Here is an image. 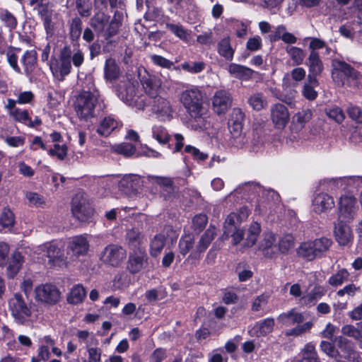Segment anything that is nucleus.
<instances>
[{
  "instance_id": "22",
  "label": "nucleus",
  "mask_w": 362,
  "mask_h": 362,
  "mask_svg": "<svg viewBox=\"0 0 362 362\" xmlns=\"http://www.w3.org/2000/svg\"><path fill=\"white\" fill-rule=\"evenodd\" d=\"M243 127V124L229 123L228 128L231 135L229 142L236 148H242L246 143L245 135L242 133Z\"/></svg>"
},
{
  "instance_id": "14",
  "label": "nucleus",
  "mask_w": 362,
  "mask_h": 362,
  "mask_svg": "<svg viewBox=\"0 0 362 362\" xmlns=\"http://www.w3.org/2000/svg\"><path fill=\"white\" fill-rule=\"evenodd\" d=\"M335 206L332 196L325 192L316 194L312 201L313 211L317 214H327Z\"/></svg>"
},
{
  "instance_id": "45",
  "label": "nucleus",
  "mask_w": 362,
  "mask_h": 362,
  "mask_svg": "<svg viewBox=\"0 0 362 362\" xmlns=\"http://www.w3.org/2000/svg\"><path fill=\"white\" fill-rule=\"evenodd\" d=\"M312 243L319 257L327 252L332 245V240L325 237L317 238L312 241Z\"/></svg>"
},
{
  "instance_id": "38",
  "label": "nucleus",
  "mask_w": 362,
  "mask_h": 362,
  "mask_svg": "<svg viewBox=\"0 0 362 362\" xmlns=\"http://www.w3.org/2000/svg\"><path fill=\"white\" fill-rule=\"evenodd\" d=\"M62 293L54 284H47V305H54L60 302Z\"/></svg>"
},
{
  "instance_id": "28",
  "label": "nucleus",
  "mask_w": 362,
  "mask_h": 362,
  "mask_svg": "<svg viewBox=\"0 0 362 362\" xmlns=\"http://www.w3.org/2000/svg\"><path fill=\"white\" fill-rule=\"evenodd\" d=\"M275 235L271 232L265 233L261 240L259 249L262 251L264 256L272 257L274 254Z\"/></svg>"
},
{
  "instance_id": "29",
  "label": "nucleus",
  "mask_w": 362,
  "mask_h": 362,
  "mask_svg": "<svg viewBox=\"0 0 362 362\" xmlns=\"http://www.w3.org/2000/svg\"><path fill=\"white\" fill-rule=\"evenodd\" d=\"M277 320L284 325L291 326L296 323L299 324L302 322L304 317L302 313L296 311L295 308H293L286 313L280 314Z\"/></svg>"
},
{
  "instance_id": "44",
  "label": "nucleus",
  "mask_w": 362,
  "mask_h": 362,
  "mask_svg": "<svg viewBox=\"0 0 362 362\" xmlns=\"http://www.w3.org/2000/svg\"><path fill=\"white\" fill-rule=\"evenodd\" d=\"M248 103L256 111L264 109L267 105L266 98L262 93H255L248 98Z\"/></svg>"
},
{
  "instance_id": "64",
  "label": "nucleus",
  "mask_w": 362,
  "mask_h": 362,
  "mask_svg": "<svg viewBox=\"0 0 362 362\" xmlns=\"http://www.w3.org/2000/svg\"><path fill=\"white\" fill-rule=\"evenodd\" d=\"M346 112L351 119L362 124V110L359 107L351 105L348 107Z\"/></svg>"
},
{
  "instance_id": "16",
  "label": "nucleus",
  "mask_w": 362,
  "mask_h": 362,
  "mask_svg": "<svg viewBox=\"0 0 362 362\" xmlns=\"http://www.w3.org/2000/svg\"><path fill=\"white\" fill-rule=\"evenodd\" d=\"M232 105L231 94L226 90H217L212 99L214 110L218 114L225 113Z\"/></svg>"
},
{
  "instance_id": "50",
  "label": "nucleus",
  "mask_w": 362,
  "mask_h": 362,
  "mask_svg": "<svg viewBox=\"0 0 362 362\" xmlns=\"http://www.w3.org/2000/svg\"><path fill=\"white\" fill-rule=\"evenodd\" d=\"M153 137L161 145L166 144L170 139V136L166 129L160 125H155L152 128Z\"/></svg>"
},
{
  "instance_id": "43",
  "label": "nucleus",
  "mask_w": 362,
  "mask_h": 362,
  "mask_svg": "<svg viewBox=\"0 0 362 362\" xmlns=\"http://www.w3.org/2000/svg\"><path fill=\"white\" fill-rule=\"evenodd\" d=\"M136 94V86L134 83L128 82L124 85V88L119 90V97L127 103L134 101Z\"/></svg>"
},
{
  "instance_id": "49",
  "label": "nucleus",
  "mask_w": 362,
  "mask_h": 362,
  "mask_svg": "<svg viewBox=\"0 0 362 362\" xmlns=\"http://www.w3.org/2000/svg\"><path fill=\"white\" fill-rule=\"evenodd\" d=\"M302 358L300 362H321L318 358L315 346L307 344L301 351Z\"/></svg>"
},
{
  "instance_id": "21",
  "label": "nucleus",
  "mask_w": 362,
  "mask_h": 362,
  "mask_svg": "<svg viewBox=\"0 0 362 362\" xmlns=\"http://www.w3.org/2000/svg\"><path fill=\"white\" fill-rule=\"evenodd\" d=\"M326 292L327 290L325 287L315 285L310 291L301 297L300 302L303 305H313L319 299L325 295Z\"/></svg>"
},
{
  "instance_id": "2",
  "label": "nucleus",
  "mask_w": 362,
  "mask_h": 362,
  "mask_svg": "<svg viewBox=\"0 0 362 362\" xmlns=\"http://www.w3.org/2000/svg\"><path fill=\"white\" fill-rule=\"evenodd\" d=\"M98 95L89 91L81 93L74 103L75 111L80 119L88 120L95 117V108L98 102Z\"/></svg>"
},
{
  "instance_id": "41",
  "label": "nucleus",
  "mask_w": 362,
  "mask_h": 362,
  "mask_svg": "<svg viewBox=\"0 0 362 362\" xmlns=\"http://www.w3.org/2000/svg\"><path fill=\"white\" fill-rule=\"evenodd\" d=\"M62 26V21L57 16L49 19L47 18V38L59 35Z\"/></svg>"
},
{
  "instance_id": "12",
  "label": "nucleus",
  "mask_w": 362,
  "mask_h": 362,
  "mask_svg": "<svg viewBox=\"0 0 362 362\" xmlns=\"http://www.w3.org/2000/svg\"><path fill=\"white\" fill-rule=\"evenodd\" d=\"M270 119L276 129H284L290 119L287 107L280 103L272 105L270 107Z\"/></svg>"
},
{
  "instance_id": "20",
  "label": "nucleus",
  "mask_w": 362,
  "mask_h": 362,
  "mask_svg": "<svg viewBox=\"0 0 362 362\" xmlns=\"http://www.w3.org/2000/svg\"><path fill=\"white\" fill-rule=\"evenodd\" d=\"M119 187L127 193H136L142 187L141 177L136 175H125L119 182Z\"/></svg>"
},
{
  "instance_id": "32",
  "label": "nucleus",
  "mask_w": 362,
  "mask_h": 362,
  "mask_svg": "<svg viewBox=\"0 0 362 362\" xmlns=\"http://www.w3.org/2000/svg\"><path fill=\"white\" fill-rule=\"evenodd\" d=\"M105 78L108 81H114L120 76V69L115 59L109 58L106 59L104 68Z\"/></svg>"
},
{
  "instance_id": "23",
  "label": "nucleus",
  "mask_w": 362,
  "mask_h": 362,
  "mask_svg": "<svg viewBox=\"0 0 362 362\" xmlns=\"http://www.w3.org/2000/svg\"><path fill=\"white\" fill-rule=\"evenodd\" d=\"M248 216L247 209H242L240 214L230 213L226 218L224 223L225 233L231 232L236 228L240 227V225L243 220L245 219Z\"/></svg>"
},
{
  "instance_id": "9",
  "label": "nucleus",
  "mask_w": 362,
  "mask_h": 362,
  "mask_svg": "<svg viewBox=\"0 0 362 362\" xmlns=\"http://www.w3.org/2000/svg\"><path fill=\"white\" fill-rule=\"evenodd\" d=\"M216 235L217 228L215 226L210 225L199 238L194 250L189 255L188 259H199L202 254L207 250Z\"/></svg>"
},
{
  "instance_id": "54",
  "label": "nucleus",
  "mask_w": 362,
  "mask_h": 362,
  "mask_svg": "<svg viewBox=\"0 0 362 362\" xmlns=\"http://www.w3.org/2000/svg\"><path fill=\"white\" fill-rule=\"evenodd\" d=\"M82 31V21L79 18L72 19L70 25V38L73 41H78Z\"/></svg>"
},
{
  "instance_id": "47",
  "label": "nucleus",
  "mask_w": 362,
  "mask_h": 362,
  "mask_svg": "<svg viewBox=\"0 0 362 362\" xmlns=\"http://www.w3.org/2000/svg\"><path fill=\"white\" fill-rule=\"evenodd\" d=\"M349 275L346 269H341L329 278L328 284L333 287H338L348 280Z\"/></svg>"
},
{
  "instance_id": "6",
  "label": "nucleus",
  "mask_w": 362,
  "mask_h": 362,
  "mask_svg": "<svg viewBox=\"0 0 362 362\" xmlns=\"http://www.w3.org/2000/svg\"><path fill=\"white\" fill-rule=\"evenodd\" d=\"M358 206L352 195H341L338 201V219L345 222L352 221L357 214Z\"/></svg>"
},
{
  "instance_id": "40",
  "label": "nucleus",
  "mask_w": 362,
  "mask_h": 362,
  "mask_svg": "<svg viewBox=\"0 0 362 362\" xmlns=\"http://www.w3.org/2000/svg\"><path fill=\"white\" fill-rule=\"evenodd\" d=\"M166 238L164 234H158L154 236L151 242V255L152 257H158L165 245Z\"/></svg>"
},
{
  "instance_id": "19",
  "label": "nucleus",
  "mask_w": 362,
  "mask_h": 362,
  "mask_svg": "<svg viewBox=\"0 0 362 362\" xmlns=\"http://www.w3.org/2000/svg\"><path fill=\"white\" fill-rule=\"evenodd\" d=\"M24 262V257L19 251H15L8 262L6 274L8 279H13Z\"/></svg>"
},
{
  "instance_id": "10",
  "label": "nucleus",
  "mask_w": 362,
  "mask_h": 362,
  "mask_svg": "<svg viewBox=\"0 0 362 362\" xmlns=\"http://www.w3.org/2000/svg\"><path fill=\"white\" fill-rule=\"evenodd\" d=\"M9 307L13 317L19 324H23L30 315V310L20 293H16L9 300Z\"/></svg>"
},
{
  "instance_id": "39",
  "label": "nucleus",
  "mask_w": 362,
  "mask_h": 362,
  "mask_svg": "<svg viewBox=\"0 0 362 362\" xmlns=\"http://www.w3.org/2000/svg\"><path fill=\"white\" fill-rule=\"evenodd\" d=\"M285 49L290 59L292 60L293 65L298 66L303 64L305 57V53L301 48L293 46H287Z\"/></svg>"
},
{
  "instance_id": "26",
  "label": "nucleus",
  "mask_w": 362,
  "mask_h": 362,
  "mask_svg": "<svg viewBox=\"0 0 362 362\" xmlns=\"http://www.w3.org/2000/svg\"><path fill=\"white\" fill-rule=\"evenodd\" d=\"M313 112L310 109H303L296 112L292 117V128L293 130L298 132L305 127L312 118Z\"/></svg>"
},
{
  "instance_id": "58",
  "label": "nucleus",
  "mask_w": 362,
  "mask_h": 362,
  "mask_svg": "<svg viewBox=\"0 0 362 362\" xmlns=\"http://www.w3.org/2000/svg\"><path fill=\"white\" fill-rule=\"evenodd\" d=\"M230 236L232 238L233 244L234 245H236L238 243H240L241 240H243L244 236V231L240 227L236 228H235V230H232L231 232H223L222 238L227 239Z\"/></svg>"
},
{
  "instance_id": "57",
  "label": "nucleus",
  "mask_w": 362,
  "mask_h": 362,
  "mask_svg": "<svg viewBox=\"0 0 362 362\" xmlns=\"http://www.w3.org/2000/svg\"><path fill=\"white\" fill-rule=\"evenodd\" d=\"M208 217L206 214H199L192 218V228L194 231L200 233L206 227Z\"/></svg>"
},
{
  "instance_id": "53",
  "label": "nucleus",
  "mask_w": 362,
  "mask_h": 362,
  "mask_svg": "<svg viewBox=\"0 0 362 362\" xmlns=\"http://www.w3.org/2000/svg\"><path fill=\"white\" fill-rule=\"evenodd\" d=\"M294 244V237L291 234H285L279 239V250L281 252L286 253L293 247Z\"/></svg>"
},
{
  "instance_id": "42",
  "label": "nucleus",
  "mask_w": 362,
  "mask_h": 362,
  "mask_svg": "<svg viewBox=\"0 0 362 362\" xmlns=\"http://www.w3.org/2000/svg\"><path fill=\"white\" fill-rule=\"evenodd\" d=\"M153 110L163 116H168L172 112L170 102L161 97L156 98L154 100Z\"/></svg>"
},
{
  "instance_id": "52",
  "label": "nucleus",
  "mask_w": 362,
  "mask_h": 362,
  "mask_svg": "<svg viewBox=\"0 0 362 362\" xmlns=\"http://www.w3.org/2000/svg\"><path fill=\"white\" fill-rule=\"evenodd\" d=\"M148 180L166 189L169 194L174 192V182L169 177L149 176Z\"/></svg>"
},
{
  "instance_id": "48",
  "label": "nucleus",
  "mask_w": 362,
  "mask_h": 362,
  "mask_svg": "<svg viewBox=\"0 0 362 362\" xmlns=\"http://www.w3.org/2000/svg\"><path fill=\"white\" fill-rule=\"evenodd\" d=\"M126 240L130 247L136 248L141 244L143 235L139 229L133 228L127 230Z\"/></svg>"
},
{
  "instance_id": "5",
  "label": "nucleus",
  "mask_w": 362,
  "mask_h": 362,
  "mask_svg": "<svg viewBox=\"0 0 362 362\" xmlns=\"http://www.w3.org/2000/svg\"><path fill=\"white\" fill-rule=\"evenodd\" d=\"M47 264L50 268L59 269L67 267L69 261L64 255V245L60 241H52L47 247Z\"/></svg>"
},
{
  "instance_id": "51",
  "label": "nucleus",
  "mask_w": 362,
  "mask_h": 362,
  "mask_svg": "<svg viewBox=\"0 0 362 362\" xmlns=\"http://www.w3.org/2000/svg\"><path fill=\"white\" fill-rule=\"evenodd\" d=\"M260 226L257 223H253L247 231V237L245 241V246L250 247L253 246L260 233Z\"/></svg>"
},
{
  "instance_id": "36",
  "label": "nucleus",
  "mask_w": 362,
  "mask_h": 362,
  "mask_svg": "<svg viewBox=\"0 0 362 362\" xmlns=\"http://www.w3.org/2000/svg\"><path fill=\"white\" fill-rule=\"evenodd\" d=\"M217 51L227 61L233 60L235 51L231 47L229 37H223L218 42Z\"/></svg>"
},
{
  "instance_id": "27",
  "label": "nucleus",
  "mask_w": 362,
  "mask_h": 362,
  "mask_svg": "<svg viewBox=\"0 0 362 362\" xmlns=\"http://www.w3.org/2000/svg\"><path fill=\"white\" fill-rule=\"evenodd\" d=\"M146 93L152 98L156 97L161 86L160 79L154 76H144L141 81Z\"/></svg>"
},
{
  "instance_id": "62",
  "label": "nucleus",
  "mask_w": 362,
  "mask_h": 362,
  "mask_svg": "<svg viewBox=\"0 0 362 362\" xmlns=\"http://www.w3.org/2000/svg\"><path fill=\"white\" fill-rule=\"evenodd\" d=\"M205 63L203 62H194L190 64L189 62H185L181 64L182 68L192 74H198L202 71L205 68Z\"/></svg>"
},
{
  "instance_id": "35",
  "label": "nucleus",
  "mask_w": 362,
  "mask_h": 362,
  "mask_svg": "<svg viewBox=\"0 0 362 362\" xmlns=\"http://www.w3.org/2000/svg\"><path fill=\"white\" fill-rule=\"evenodd\" d=\"M146 261V255L135 253L129 256L127 268L131 273L136 274L144 268V264Z\"/></svg>"
},
{
  "instance_id": "46",
  "label": "nucleus",
  "mask_w": 362,
  "mask_h": 362,
  "mask_svg": "<svg viewBox=\"0 0 362 362\" xmlns=\"http://www.w3.org/2000/svg\"><path fill=\"white\" fill-rule=\"evenodd\" d=\"M194 238L190 234L182 236L179 240L178 250L180 255L185 256L194 247Z\"/></svg>"
},
{
  "instance_id": "61",
  "label": "nucleus",
  "mask_w": 362,
  "mask_h": 362,
  "mask_svg": "<svg viewBox=\"0 0 362 362\" xmlns=\"http://www.w3.org/2000/svg\"><path fill=\"white\" fill-rule=\"evenodd\" d=\"M14 223V215L8 209H4L0 216V225L4 228L12 226Z\"/></svg>"
},
{
  "instance_id": "25",
  "label": "nucleus",
  "mask_w": 362,
  "mask_h": 362,
  "mask_svg": "<svg viewBox=\"0 0 362 362\" xmlns=\"http://www.w3.org/2000/svg\"><path fill=\"white\" fill-rule=\"evenodd\" d=\"M229 74L240 80L247 81L252 78L255 71L252 69L235 63L229 64L228 67Z\"/></svg>"
},
{
  "instance_id": "17",
  "label": "nucleus",
  "mask_w": 362,
  "mask_h": 362,
  "mask_svg": "<svg viewBox=\"0 0 362 362\" xmlns=\"http://www.w3.org/2000/svg\"><path fill=\"white\" fill-rule=\"evenodd\" d=\"M51 139L54 142L53 146L50 147L49 153L52 156H56L59 160H63L67 155V146L62 141V136L59 132H54L50 134Z\"/></svg>"
},
{
  "instance_id": "34",
  "label": "nucleus",
  "mask_w": 362,
  "mask_h": 362,
  "mask_svg": "<svg viewBox=\"0 0 362 362\" xmlns=\"http://www.w3.org/2000/svg\"><path fill=\"white\" fill-rule=\"evenodd\" d=\"M109 21V16L104 13H97L90 19V25L98 34H101L105 32Z\"/></svg>"
},
{
  "instance_id": "4",
  "label": "nucleus",
  "mask_w": 362,
  "mask_h": 362,
  "mask_svg": "<svg viewBox=\"0 0 362 362\" xmlns=\"http://www.w3.org/2000/svg\"><path fill=\"white\" fill-rule=\"evenodd\" d=\"M71 211L74 216L82 222L92 216L93 209L90 206L85 192H78L75 194L71 201Z\"/></svg>"
},
{
  "instance_id": "31",
  "label": "nucleus",
  "mask_w": 362,
  "mask_h": 362,
  "mask_svg": "<svg viewBox=\"0 0 362 362\" xmlns=\"http://www.w3.org/2000/svg\"><path fill=\"white\" fill-rule=\"evenodd\" d=\"M86 297V291L82 284L74 286L67 294L66 300L69 304L81 303Z\"/></svg>"
},
{
  "instance_id": "37",
  "label": "nucleus",
  "mask_w": 362,
  "mask_h": 362,
  "mask_svg": "<svg viewBox=\"0 0 362 362\" xmlns=\"http://www.w3.org/2000/svg\"><path fill=\"white\" fill-rule=\"evenodd\" d=\"M297 253L300 257H303L309 261L319 257L317 253L314 249L312 241L302 243L299 247L297 249Z\"/></svg>"
},
{
  "instance_id": "33",
  "label": "nucleus",
  "mask_w": 362,
  "mask_h": 362,
  "mask_svg": "<svg viewBox=\"0 0 362 362\" xmlns=\"http://www.w3.org/2000/svg\"><path fill=\"white\" fill-rule=\"evenodd\" d=\"M323 188L329 192H334L339 189H346L344 177L337 178H325L320 181Z\"/></svg>"
},
{
  "instance_id": "55",
  "label": "nucleus",
  "mask_w": 362,
  "mask_h": 362,
  "mask_svg": "<svg viewBox=\"0 0 362 362\" xmlns=\"http://www.w3.org/2000/svg\"><path fill=\"white\" fill-rule=\"evenodd\" d=\"M0 19L10 30L15 29L17 25L16 18L6 9L0 10Z\"/></svg>"
},
{
  "instance_id": "3",
  "label": "nucleus",
  "mask_w": 362,
  "mask_h": 362,
  "mask_svg": "<svg viewBox=\"0 0 362 362\" xmlns=\"http://www.w3.org/2000/svg\"><path fill=\"white\" fill-rule=\"evenodd\" d=\"M360 73L344 61L334 59L332 61V78L338 86L346 85L349 79L357 80Z\"/></svg>"
},
{
  "instance_id": "15",
  "label": "nucleus",
  "mask_w": 362,
  "mask_h": 362,
  "mask_svg": "<svg viewBox=\"0 0 362 362\" xmlns=\"http://www.w3.org/2000/svg\"><path fill=\"white\" fill-rule=\"evenodd\" d=\"M343 220L334 223V235L337 242L341 246L349 245L353 241V233L349 226Z\"/></svg>"
},
{
  "instance_id": "7",
  "label": "nucleus",
  "mask_w": 362,
  "mask_h": 362,
  "mask_svg": "<svg viewBox=\"0 0 362 362\" xmlns=\"http://www.w3.org/2000/svg\"><path fill=\"white\" fill-rule=\"evenodd\" d=\"M71 54L70 47H64L61 52L59 62L57 60L51 62L49 68L54 77L62 80L64 76L71 72Z\"/></svg>"
},
{
  "instance_id": "24",
  "label": "nucleus",
  "mask_w": 362,
  "mask_h": 362,
  "mask_svg": "<svg viewBox=\"0 0 362 362\" xmlns=\"http://www.w3.org/2000/svg\"><path fill=\"white\" fill-rule=\"evenodd\" d=\"M119 125V122L112 116L104 117L99 123L96 132L101 136L107 137L115 130Z\"/></svg>"
},
{
  "instance_id": "63",
  "label": "nucleus",
  "mask_w": 362,
  "mask_h": 362,
  "mask_svg": "<svg viewBox=\"0 0 362 362\" xmlns=\"http://www.w3.org/2000/svg\"><path fill=\"white\" fill-rule=\"evenodd\" d=\"M269 298V296L266 293H262L257 296L252 303V310L254 312L259 311L262 307L267 304Z\"/></svg>"
},
{
  "instance_id": "18",
  "label": "nucleus",
  "mask_w": 362,
  "mask_h": 362,
  "mask_svg": "<svg viewBox=\"0 0 362 362\" xmlns=\"http://www.w3.org/2000/svg\"><path fill=\"white\" fill-rule=\"evenodd\" d=\"M274 325L275 322L274 318H266L257 322L250 331V333L252 336H255L257 337H264L273 331Z\"/></svg>"
},
{
  "instance_id": "1",
  "label": "nucleus",
  "mask_w": 362,
  "mask_h": 362,
  "mask_svg": "<svg viewBox=\"0 0 362 362\" xmlns=\"http://www.w3.org/2000/svg\"><path fill=\"white\" fill-rule=\"evenodd\" d=\"M180 101L189 116L197 121L202 118L204 111L203 95L197 87H192L180 93Z\"/></svg>"
},
{
  "instance_id": "56",
  "label": "nucleus",
  "mask_w": 362,
  "mask_h": 362,
  "mask_svg": "<svg viewBox=\"0 0 362 362\" xmlns=\"http://www.w3.org/2000/svg\"><path fill=\"white\" fill-rule=\"evenodd\" d=\"M19 48H11L6 52L7 61L12 69L16 72L21 74L22 70L18 64V54L16 52H19Z\"/></svg>"
},
{
  "instance_id": "60",
  "label": "nucleus",
  "mask_w": 362,
  "mask_h": 362,
  "mask_svg": "<svg viewBox=\"0 0 362 362\" xmlns=\"http://www.w3.org/2000/svg\"><path fill=\"white\" fill-rule=\"evenodd\" d=\"M115 151L127 157L132 156L136 152V147L129 143H123L115 146Z\"/></svg>"
},
{
  "instance_id": "59",
  "label": "nucleus",
  "mask_w": 362,
  "mask_h": 362,
  "mask_svg": "<svg viewBox=\"0 0 362 362\" xmlns=\"http://www.w3.org/2000/svg\"><path fill=\"white\" fill-rule=\"evenodd\" d=\"M76 6L81 16L88 17L90 15L92 8L90 0H76Z\"/></svg>"
},
{
  "instance_id": "11",
  "label": "nucleus",
  "mask_w": 362,
  "mask_h": 362,
  "mask_svg": "<svg viewBox=\"0 0 362 362\" xmlns=\"http://www.w3.org/2000/svg\"><path fill=\"white\" fill-rule=\"evenodd\" d=\"M89 241L86 234L76 235L69 239L67 246L68 253H71V257L78 258L86 256L89 250Z\"/></svg>"
},
{
  "instance_id": "13",
  "label": "nucleus",
  "mask_w": 362,
  "mask_h": 362,
  "mask_svg": "<svg viewBox=\"0 0 362 362\" xmlns=\"http://www.w3.org/2000/svg\"><path fill=\"white\" fill-rule=\"evenodd\" d=\"M307 66L309 70L308 81L314 85H319L317 77L324 71V65L319 54L316 51H311L308 58Z\"/></svg>"
},
{
  "instance_id": "8",
  "label": "nucleus",
  "mask_w": 362,
  "mask_h": 362,
  "mask_svg": "<svg viewBox=\"0 0 362 362\" xmlns=\"http://www.w3.org/2000/svg\"><path fill=\"white\" fill-rule=\"evenodd\" d=\"M126 250L120 245L110 244L101 253V261L112 267H118L126 258Z\"/></svg>"
},
{
  "instance_id": "30",
  "label": "nucleus",
  "mask_w": 362,
  "mask_h": 362,
  "mask_svg": "<svg viewBox=\"0 0 362 362\" xmlns=\"http://www.w3.org/2000/svg\"><path fill=\"white\" fill-rule=\"evenodd\" d=\"M23 70L21 74L30 75L37 65V53L35 50L26 51L21 58Z\"/></svg>"
}]
</instances>
